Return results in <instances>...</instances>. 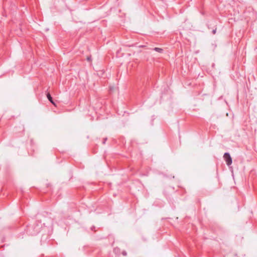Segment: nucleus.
<instances>
[{
	"mask_svg": "<svg viewBox=\"0 0 257 257\" xmlns=\"http://www.w3.org/2000/svg\"><path fill=\"white\" fill-rule=\"evenodd\" d=\"M41 228V224L35 223L33 224L27 225L26 231L30 235H36L40 231Z\"/></svg>",
	"mask_w": 257,
	"mask_h": 257,
	"instance_id": "f257e3e1",
	"label": "nucleus"
},
{
	"mask_svg": "<svg viewBox=\"0 0 257 257\" xmlns=\"http://www.w3.org/2000/svg\"><path fill=\"white\" fill-rule=\"evenodd\" d=\"M223 158H224V160L225 161L226 165L227 166H229L232 164V158H231L229 153H227V152L225 153L223 155Z\"/></svg>",
	"mask_w": 257,
	"mask_h": 257,
	"instance_id": "f03ea898",
	"label": "nucleus"
},
{
	"mask_svg": "<svg viewBox=\"0 0 257 257\" xmlns=\"http://www.w3.org/2000/svg\"><path fill=\"white\" fill-rule=\"evenodd\" d=\"M47 97L48 99L49 100V101L51 103H52L53 105H56L55 102H54V101L53 100L52 97L51 96V94L49 93H48L47 94Z\"/></svg>",
	"mask_w": 257,
	"mask_h": 257,
	"instance_id": "7ed1b4c3",
	"label": "nucleus"
},
{
	"mask_svg": "<svg viewBox=\"0 0 257 257\" xmlns=\"http://www.w3.org/2000/svg\"><path fill=\"white\" fill-rule=\"evenodd\" d=\"M154 50L157 52H159V53H162L163 51V49H162V48H158V47H155L154 48Z\"/></svg>",
	"mask_w": 257,
	"mask_h": 257,
	"instance_id": "20e7f679",
	"label": "nucleus"
},
{
	"mask_svg": "<svg viewBox=\"0 0 257 257\" xmlns=\"http://www.w3.org/2000/svg\"><path fill=\"white\" fill-rule=\"evenodd\" d=\"M114 252L116 254H118L120 252V249L119 248L116 247L114 248Z\"/></svg>",
	"mask_w": 257,
	"mask_h": 257,
	"instance_id": "39448f33",
	"label": "nucleus"
},
{
	"mask_svg": "<svg viewBox=\"0 0 257 257\" xmlns=\"http://www.w3.org/2000/svg\"><path fill=\"white\" fill-rule=\"evenodd\" d=\"M122 254L123 255V256H126L127 255V252L125 250H123L122 252Z\"/></svg>",
	"mask_w": 257,
	"mask_h": 257,
	"instance_id": "423d86ee",
	"label": "nucleus"
},
{
	"mask_svg": "<svg viewBox=\"0 0 257 257\" xmlns=\"http://www.w3.org/2000/svg\"><path fill=\"white\" fill-rule=\"evenodd\" d=\"M212 32L213 34H215L216 33V28L213 29Z\"/></svg>",
	"mask_w": 257,
	"mask_h": 257,
	"instance_id": "0eeeda50",
	"label": "nucleus"
},
{
	"mask_svg": "<svg viewBox=\"0 0 257 257\" xmlns=\"http://www.w3.org/2000/svg\"><path fill=\"white\" fill-rule=\"evenodd\" d=\"M106 140H107V138H104L103 140V142H102V144H105Z\"/></svg>",
	"mask_w": 257,
	"mask_h": 257,
	"instance_id": "6e6552de",
	"label": "nucleus"
},
{
	"mask_svg": "<svg viewBox=\"0 0 257 257\" xmlns=\"http://www.w3.org/2000/svg\"><path fill=\"white\" fill-rule=\"evenodd\" d=\"M87 60L89 61L91 60V56L87 57Z\"/></svg>",
	"mask_w": 257,
	"mask_h": 257,
	"instance_id": "1a4fd4ad",
	"label": "nucleus"
},
{
	"mask_svg": "<svg viewBox=\"0 0 257 257\" xmlns=\"http://www.w3.org/2000/svg\"><path fill=\"white\" fill-rule=\"evenodd\" d=\"M93 228H95L94 226L91 228V230H93Z\"/></svg>",
	"mask_w": 257,
	"mask_h": 257,
	"instance_id": "9d476101",
	"label": "nucleus"
}]
</instances>
